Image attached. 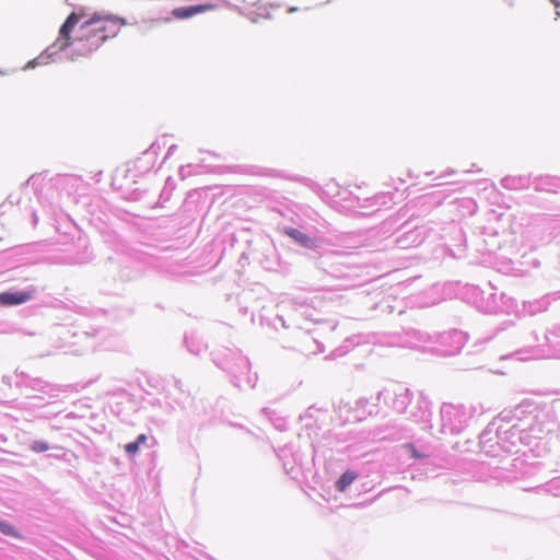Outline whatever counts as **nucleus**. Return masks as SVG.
I'll list each match as a JSON object with an SVG mask.
<instances>
[{
    "label": "nucleus",
    "instance_id": "obj_1",
    "mask_svg": "<svg viewBox=\"0 0 560 560\" xmlns=\"http://www.w3.org/2000/svg\"><path fill=\"white\" fill-rule=\"evenodd\" d=\"M79 21L80 15L72 12L61 25L58 38L50 49L66 50L72 47V59L89 57L106 40L117 36L125 24L116 16L94 14L79 26L78 35L72 37L71 34Z\"/></svg>",
    "mask_w": 560,
    "mask_h": 560
},
{
    "label": "nucleus",
    "instance_id": "obj_2",
    "mask_svg": "<svg viewBox=\"0 0 560 560\" xmlns=\"http://www.w3.org/2000/svg\"><path fill=\"white\" fill-rule=\"evenodd\" d=\"M215 5L208 3V4H197V5H190V7H182L176 8L172 11V15L179 20L189 19L196 14H200L207 11L214 10Z\"/></svg>",
    "mask_w": 560,
    "mask_h": 560
},
{
    "label": "nucleus",
    "instance_id": "obj_3",
    "mask_svg": "<svg viewBox=\"0 0 560 560\" xmlns=\"http://www.w3.org/2000/svg\"><path fill=\"white\" fill-rule=\"evenodd\" d=\"M33 298L31 291L2 292L0 293V304L3 306L20 305Z\"/></svg>",
    "mask_w": 560,
    "mask_h": 560
},
{
    "label": "nucleus",
    "instance_id": "obj_4",
    "mask_svg": "<svg viewBox=\"0 0 560 560\" xmlns=\"http://www.w3.org/2000/svg\"><path fill=\"white\" fill-rule=\"evenodd\" d=\"M285 234L302 246H305V247L315 246V243L305 233H303L296 229H292V228L288 229V230H285Z\"/></svg>",
    "mask_w": 560,
    "mask_h": 560
},
{
    "label": "nucleus",
    "instance_id": "obj_5",
    "mask_svg": "<svg viewBox=\"0 0 560 560\" xmlns=\"http://www.w3.org/2000/svg\"><path fill=\"white\" fill-rule=\"evenodd\" d=\"M358 478V475L354 471L347 470L345 471L340 478L336 482V489L340 492L346 491V489Z\"/></svg>",
    "mask_w": 560,
    "mask_h": 560
},
{
    "label": "nucleus",
    "instance_id": "obj_6",
    "mask_svg": "<svg viewBox=\"0 0 560 560\" xmlns=\"http://www.w3.org/2000/svg\"><path fill=\"white\" fill-rule=\"evenodd\" d=\"M0 532L7 536H11V537H15V538H20L21 536L19 535V533L16 532V529L5 523V522H0Z\"/></svg>",
    "mask_w": 560,
    "mask_h": 560
},
{
    "label": "nucleus",
    "instance_id": "obj_7",
    "mask_svg": "<svg viewBox=\"0 0 560 560\" xmlns=\"http://www.w3.org/2000/svg\"><path fill=\"white\" fill-rule=\"evenodd\" d=\"M31 450L36 453H43L49 450V445L44 441H35L31 445Z\"/></svg>",
    "mask_w": 560,
    "mask_h": 560
},
{
    "label": "nucleus",
    "instance_id": "obj_8",
    "mask_svg": "<svg viewBox=\"0 0 560 560\" xmlns=\"http://www.w3.org/2000/svg\"><path fill=\"white\" fill-rule=\"evenodd\" d=\"M405 448L409 452L410 456L415 459H422V458H427V455H423V454H420L416 446L411 443H407L405 445Z\"/></svg>",
    "mask_w": 560,
    "mask_h": 560
},
{
    "label": "nucleus",
    "instance_id": "obj_9",
    "mask_svg": "<svg viewBox=\"0 0 560 560\" xmlns=\"http://www.w3.org/2000/svg\"><path fill=\"white\" fill-rule=\"evenodd\" d=\"M139 450V445L138 443L136 442H131V443H127L125 445V451L129 454V455H135Z\"/></svg>",
    "mask_w": 560,
    "mask_h": 560
},
{
    "label": "nucleus",
    "instance_id": "obj_10",
    "mask_svg": "<svg viewBox=\"0 0 560 560\" xmlns=\"http://www.w3.org/2000/svg\"><path fill=\"white\" fill-rule=\"evenodd\" d=\"M145 441H147V435L140 434L135 442L138 443V445L140 446V444H143Z\"/></svg>",
    "mask_w": 560,
    "mask_h": 560
},
{
    "label": "nucleus",
    "instance_id": "obj_11",
    "mask_svg": "<svg viewBox=\"0 0 560 560\" xmlns=\"http://www.w3.org/2000/svg\"><path fill=\"white\" fill-rule=\"evenodd\" d=\"M385 197H386V195H385V194H377V195L375 196V199H376V201H377L378 203L384 205L385 202H384V201H381V200H382V199H384Z\"/></svg>",
    "mask_w": 560,
    "mask_h": 560
},
{
    "label": "nucleus",
    "instance_id": "obj_12",
    "mask_svg": "<svg viewBox=\"0 0 560 560\" xmlns=\"http://www.w3.org/2000/svg\"><path fill=\"white\" fill-rule=\"evenodd\" d=\"M295 11H298V8H295V7H292V8H289V9H288V12H289V13H292V12H295Z\"/></svg>",
    "mask_w": 560,
    "mask_h": 560
}]
</instances>
